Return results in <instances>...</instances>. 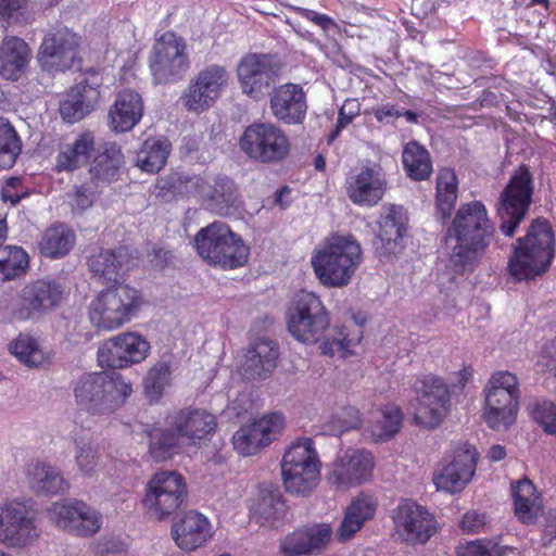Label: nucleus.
<instances>
[{
	"instance_id": "obj_8",
	"label": "nucleus",
	"mask_w": 556,
	"mask_h": 556,
	"mask_svg": "<svg viewBox=\"0 0 556 556\" xmlns=\"http://www.w3.org/2000/svg\"><path fill=\"white\" fill-rule=\"evenodd\" d=\"M362 261L361 245L352 237L333 236L315 255V273L323 285L346 286Z\"/></svg>"
},
{
	"instance_id": "obj_31",
	"label": "nucleus",
	"mask_w": 556,
	"mask_h": 556,
	"mask_svg": "<svg viewBox=\"0 0 556 556\" xmlns=\"http://www.w3.org/2000/svg\"><path fill=\"white\" fill-rule=\"evenodd\" d=\"M306 108V97L300 85L289 83L274 89L270 110L278 121L285 124L301 123Z\"/></svg>"
},
{
	"instance_id": "obj_58",
	"label": "nucleus",
	"mask_w": 556,
	"mask_h": 556,
	"mask_svg": "<svg viewBox=\"0 0 556 556\" xmlns=\"http://www.w3.org/2000/svg\"><path fill=\"white\" fill-rule=\"evenodd\" d=\"M76 463L84 476H92L99 463V456L90 445L79 447Z\"/></svg>"
},
{
	"instance_id": "obj_14",
	"label": "nucleus",
	"mask_w": 556,
	"mask_h": 556,
	"mask_svg": "<svg viewBox=\"0 0 556 556\" xmlns=\"http://www.w3.org/2000/svg\"><path fill=\"white\" fill-rule=\"evenodd\" d=\"M83 38L67 27L49 30L42 38L38 61L49 71L65 72L81 64Z\"/></svg>"
},
{
	"instance_id": "obj_56",
	"label": "nucleus",
	"mask_w": 556,
	"mask_h": 556,
	"mask_svg": "<svg viewBox=\"0 0 556 556\" xmlns=\"http://www.w3.org/2000/svg\"><path fill=\"white\" fill-rule=\"evenodd\" d=\"M261 515L267 520H277L285 515L286 503L280 495H264L258 503Z\"/></svg>"
},
{
	"instance_id": "obj_6",
	"label": "nucleus",
	"mask_w": 556,
	"mask_h": 556,
	"mask_svg": "<svg viewBox=\"0 0 556 556\" xmlns=\"http://www.w3.org/2000/svg\"><path fill=\"white\" fill-rule=\"evenodd\" d=\"M148 67L154 85L182 81L191 68L187 40L174 30L156 36L148 55Z\"/></svg>"
},
{
	"instance_id": "obj_27",
	"label": "nucleus",
	"mask_w": 556,
	"mask_h": 556,
	"mask_svg": "<svg viewBox=\"0 0 556 556\" xmlns=\"http://www.w3.org/2000/svg\"><path fill=\"white\" fill-rule=\"evenodd\" d=\"M144 102L142 96L131 88L119 90L109 110L111 130L123 134L134 129L142 119Z\"/></svg>"
},
{
	"instance_id": "obj_2",
	"label": "nucleus",
	"mask_w": 556,
	"mask_h": 556,
	"mask_svg": "<svg viewBox=\"0 0 556 556\" xmlns=\"http://www.w3.org/2000/svg\"><path fill=\"white\" fill-rule=\"evenodd\" d=\"M166 429L149 431V452L156 462L169 458L180 438L190 440L207 439L217 427L216 417L203 409L184 408L167 415Z\"/></svg>"
},
{
	"instance_id": "obj_26",
	"label": "nucleus",
	"mask_w": 556,
	"mask_h": 556,
	"mask_svg": "<svg viewBox=\"0 0 556 556\" xmlns=\"http://www.w3.org/2000/svg\"><path fill=\"white\" fill-rule=\"evenodd\" d=\"M378 231L374 241L380 256H390L397 252L407 226V215L402 206H383L377 222Z\"/></svg>"
},
{
	"instance_id": "obj_55",
	"label": "nucleus",
	"mask_w": 556,
	"mask_h": 556,
	"mask_svg": "<svg viewBox=\"0 0 556 556\" xmlns=\"http://www.w3.org/2000/svg\"><path fill=\"white\" fill-rule=\"evenodd\" d=\"M361 105L356 99H346L338 113L334 130L329 135L328 142L331 143L353 118L359 114Z\"/></svg>"
},
{
	"instance_id": "obj_24",
	"label": "nucleus",
	"mask_w": 556,
	"mask_h": 556,
	"mask_svg": "<svg viewBox=\"0 0 556 556\" xmlns=\"http://www.w3.org/2000/svg\"><path fill=\"white\" fill-rule=\"evenodd\" d=\"M38 536L39 532L34 518L25 507L0 506V541L2 543L12 547L25 546Z\"/></svg>"
},
{
	"instance_id": "obj_44",
	"label": "nucleus",
	"mask_w": 556,
	"mask_h": 556,
	"mask_svg": "<svg viewBox=\"0 0 556 556\" xmlns=\"http://www.w3.org/2000/svg\"><path fill=\"white\" fill-rule=\"evenodd\" d=\"M402 159L407 176L413 180L420 181L430 177L432 173L430 154L417 141H410L404 147Z\"/></svg>"
},
{
	"instance_id": "obj_39",
	"label": "nucleus",
	"mask_w": 556,
	"mask_h": 556,
	"mask_svg": "<svg viewBox=\"0 0 556 556\" xmlns=\"http://www.w3.org/2000/svg\"><path fill=\"white\" fill-rule=\"evenodd\" d=\"M312 303L313 293L301 291L296 293L288 313V330L298 341L303 343L313 338Z\"/></svg>"
},
{
	"instance_id": "obj_42",
	"label": "nucleus",
	"mask_w": 556,
	"mask_h": 556,
	"mask_svg": "<svg viewBox=\"0 0 556 556\" xmlns=\"http://www.w3.org/2000/svg\"><path fill=\"white\" fill-rule=\"evenodd\" d=\"M27 479L30 489L37 494L55 495L68 486L58 469L41 462L27 466Z\"/></svg>"
},
{
	"instance_id": "obj_63",
	"label": "nucleus",
	"mask_w": 556,
	"mask_h": 556,
	"mask_svg": "<svg viewBox=\"0 0 556 556\" xmlns=\"http://www.w3.org/2000/svg\"><path fill=\"white\" fill-rule=\"evenodd\" d=\"M540 518H542L540 522H542L543 527V541L544 545H546L556 539V514L554 511H548L544 515L542 511L539 516V519Z\"/></svg>"
},
{
	"instance_id": "obj_1",
	"label": "nucleus",
	"mask_w": 556,
	"mask_h": 556,
	"mask_svg": "<svg viewBox=\"0 0 556 556\" xmlns=\"http://www.w3.org/2000/svg\"><path fill=\"white\" fill-rule=\"evenodd\" d=\"M495 226L482 202L462 204L446 231L447 239L456 242L450 254V268L459 275L473 273L495 239Z\"/></svg>"
},
{
	"instance_id": "obj_21",
	"label": "nucleus",
	"mask_w": 556,
	"mask_h": 556,
	"mask_svg": "<svg viewBox=\"0 0 556 556\" xmlns=\"http://www.w3.org/2000/svg\"><path fill=\"white\" fill-rule=\"evenodd\" d=\"M476 447L467 442L453 448L452 459L433 475L438 490L460 492L472 479L478 460Z\"/></svg>"
},
{
	"instance_id": "obj_25",
	"label": "nucleus",
	"mask_w": 556,
	"mask_h": 556,
	"mask_svg": "<svg viewBox=\"0 0 556 556\" xmlns=\"http://www.w3.org/2000/svg\"><path fill=\"white\" fill-rule=\"evenodd\" d=\"M374 458L370 452L349 450L338 458L328 480L339 486L350 488L365 483L371 478Z\"/></svg>"
},
{
	"instance_id": "obj_49",
	"label": "nucleus",
	"mask_w": 556,
	"mask_h": 556,
	"mask_svg": "<svg viewBox=\"0 0 556 556\" xmlns=\"http://www.w3.org/2000/svg\"><path fill=\"white\" fill-rule=\"evenodd\" d=\"M172 364L167 361H160L153 365L144 379V393L151 401H157L169 384Z\"/></svg>"
},
{
	"instance_id": "obj_46",
	"label": "nucleus",
	"mask_w": 556,
	"mask_h": 556,
	"mask_svg": "<svg viewBox=\"0 0 556 556\" xmlns=\"http://www.w3.org/2000/svg\"><path fill=\"white\" fill-rule=\"evenodd\" d=\"M22 151V141L11 123L0 117V169L11 168Z\"/></svg>"
},
{
	"instance_id": "obj_11",
	"label": "nucleus",
	"mask_w": 556,
	"mask_h": 556,
	"mask_svg": "<svg viewBox=\"0 0 556 556\" xmlns=\"http://www.w3.org/2000/svg\"><path fill=\"white\" fill-rule=\"evenodd\" d=\"M520 397L518 378L509 371H497L489 380L484 420L494 430L507 429L516 419Z\"/></svg>"
},
{
	"instance_id": "obj_19",
	"label": "nucleus",
	"mask_w": 556,
	"mask_h": 556,
	"mask_svg": "<svg viewBox=\"0 0 556 556\" xmlns=\"http://www.w3.org/2000/svg\"><path fill=\"white\" fill-rule=\"evenodd\" d=\"M63 293L62 286L54 280L37 279L27 283L12 306V316L23 321L53 309L62 301Z\"/></svg>"
},
{
	"instance_id": "obj_12",
	"label": "nucleus",
	"mask_w": 556,
	"mask_h": 556,
	"mask_svg": "<svg viewBox=\"0 0 556 556\" xmlns=\"http://www.w3.org/2000/svg\"><path fill=\"white\" fill-rule=\"evenodd\" d=\"M188 496L187 483L177 471H157L146 485L142 506L151 518L165 520L175 514Z\"/></svg>"
},
{
	"instance_id": "obj_51",
	"label": "nucleus",
	"mask_w": 556,
	"mask_h": 556,
	"mask_svg": "<svg viewBox=\"0 0 556 556\" xmlns=\"http://www.w3.org/2000/svg\"><path fill=\"white\" fill-rule=\"evenodd\" d=\"M381 417L379 425L372 428V435L378 441H388L399 432L403 413L400 407L390 405L383 408Z\"/></svg>"
},
{
	"instance_id": "obj_9",
	"label": "nucleus",
	"mask_w": 556,
	"mask_h": 556,
	"mask_svg": "<svg viewBox=\"0 0 556 556\" xmlns=\"http://www.w3.org/2000/svg\"><path fill=\"white\" fill-rule=\"evenodd\" d=\"M533 177L526 165L519 166L500 194L496 204L498 229L511 238L525 219L532 201Z\"/></svg>"
},
{
	"instance_id": "obj_36",
	"label": "nucleus",
	"mask_w": 556,
	"mask_h": 556,
	"mask_svg": "<svg viewBox=\"0 0 556 556\" xmlns=\"http://www.w3.org/2000/svg\"><path fill=\"white\" fill-rule=\"evenodd\" d=\"M93 132L84 131L75 140L66 144L56 155L55 169L58 173L74 172L87 165L96 153Z\"/></svg>"
},
{
	"instance_id": "obj_48",
	"label": "nucleus",
	"mask_w": 556,
	"mask_h": 556,
	"mask_svg": "<svg viewBox=\"0 0 556 556\" xmlns=\"http://www.w3.org/2000/svg\"><path fill=\"white\" fill-rule=\"evenodd\" d=\"M10 352L28 367H39L47 361L45 352L38 342L30 336L20 334L9 345Z\"/></svg>"
},
{
	"instance_id": "obj_62",
	"label": "nucleus",
	"mask_w": 556,
	"mask_h": 556,
	"mask_svg": "<svg viewBox=\"0 0 556 556\" xmlns=\"http://www.w3.org/2000/svg\"><path fill=\"white\" fill-rule=\"evenodd\" d=\"M457 192V178L450 168H444L439 173L437 179V192Z\"/></svg>"
},
{
	"instance_id": "obj_20",
	"label": "nucleus",
	"mask_w": 556,
	"mask_h": 556,
	"mask_svg": "<svg viewBox=\"0 0 556 556\" xmlns=\"http://www.w3.org/2000/svg\"><path fill=\"white\" fill-rule=\"evenodd\" d=\"M285 426L286 419L282 413L265 414L233 433V448L241 456L256 455L277 439Z\"/></svg>"
},
{
	"instance_id": "obj_15",
	"label": "nucleus",
	"mask_w": 556,
	"mask_h": 556,
	"mask_svg": "<svg viewBox=\"0 0 556 556\" xmlns=\"http://www.w3.org/2000/svg\"><path fill=\"white\" fill-rule=\"evenodd\" d=\"M281 472L287 492L308 495L313 490V439L302 437L285 452Z\"/></svg>"
},
{
	"instance_id": "obj_41",
	"label": "nucleus",
	"mask_w": 556,
	"mask_h": 556,
	"mask_svg": "<svg viewBox=\"0 0 556 556\" xmlns=\"http://www.w3.org/2000/svg\"><path fill=\"white\" fill-rule=\"evenodd\" d=\"M172 144L167 138H147L136 154V165L146 173L156 174L167 163Z\"/></svg>"
},
{
	"instance_id": "obj_23",
	"label": "nucleus",
	"mask_w": 556,
	"mask_h": 556,
	"mask_svg": "<svg viewBox=\"0 0 556 556\" xmlns=\"http://www.w3.org/2000/svg\"><path fill=\"white\" fill-rule=\"evenodd\" d=\"M393 519L400 535L413 544L426 543L435 531L432 515L412 500L399 504Z\"/></svg>"
},
{
	"instance_id": "obj_53",
	"label": "nucleus",
	"mask_w": 556,
	"mask_h": 556,
	"mask_svg": "<svg viewBox=\"0 0 556 556\" xmlns=\"http://www.w3.org/2000/svg\"><path fill=\"white\" fill-rule=\"evenodd\" d=\"M530 414L544 432L556 435V404L549 400H535L530 405Z\"/></svg>"
},
{
	"instance_id": "obj_22",
	"label": "nucleus",
	"mask_w": 556,
	"mask_h": 556,
	"mask_svg": "<svg viewBox=\"0 0 556 556\" xmlns=\"http://www.w3.org/2000/svg\"><path fill=\"white\" fill-rule=\"evenodd\" d=\"M280 63L269 54L249 53L238 65L237 75L242 91L252 98H258L278 77Z\"/></svg>"
},
{
	"instance_id": "obj_30",
	"label": "nucleus",
	"mask_w": 556,
	"mask_h": 556,
	"mask_svg": "<svg viewBox=\"0 0 556 556\" xmlns=\"http://www.w3.org/2000/svg\"><path fill=\"white\" fill-rule=\"evenodd\" d=\"M387 190L384 173L379 165L364 167L349 182L348 195L358 205L374 206L380 202Z\"/></svg>"
},
{
	"instance_id": "obj_60",
	"label": "nucleus",
	"mask_w": 556,
	"mask_h": 556,
	"mask_svg": "<svg viewBox=\"0 0 556 556\" xmlns=\"http://www.w3.org/2000/svg\"><path fill=\"white\" fill-rule=\"evenodd\" d=\"M457 200V192H437V208L441 215V219L444 223L450 218L452 210Z\"/></svg>"
},
{
	"instance_id": "obj_37",
	"label": "nucleus",
	"mask_w": 556,
	"mask_h": 556,
	"mask_svg": "<svg viewBox=\"0 0 556 556\" xmlns=\"http://www.w3.org/2000/svg\"><path fill=\"white\" fill-rule=\"evenodd\" d=\"M511 492L517 518L526 525L538 522L543 505L534 484L523 478L511 484Z\"/></svg>"
},
{
	"instance_id": "obj_34",
	"label": "nucleus",
	"mask_w": 556,
	"mask_h": 556,
	"mask_svg": "<svg viewBox=\"0 0 556 556\" xmlns=\"http://www.w3.org/2000/svg\"><path fill=\"white\" fill-rule=\"evenodd\" d=\"M100 89L87 81H81L66 92L65 99L60 103V114L67 123H76L91 113L100 101Z\"/></svg>"
},
{
	"instance_id": "obj_47",
	"label": "nucleus",
	"mask_w": 556,
	"mask_h": 556,
	"mask_svg": "<svg viewBox=\"0 0 556 556\" xmlns=\"http://www.w3.org/2000/svg\"><path fill=\"white\" fill-rule=\"evenodd\" d=\"M321 418L323 434L339 435L361 426L358 410L353 406L339 407L336 413L324 415Z\"/></svg>"
},
{
	"instance_id": "obj_18",
	"label": "nucleus",
	"mask_w": 556,
	"mask_h": 556,
	"mask_svg": "<svg viewBox=\"0 0 556 556\" xmlns=\"http://www.w3.org/2000/svg\"><path fill=\"white\" fill-rule=\"evenodd\" d=\"M47 514L56 528L76 536H91L101 528V516L79 500L52 503Z\"/></svg>"
},
{
	"instance_id": "obj_13",
	"label": "nucleus",
	"mask_w": 556,
	"mask_h": 556,
	"mask_svg": "<svg viewBox=\"0 0 556 556\" xmlns=\"http://www.w3.org/2000/svg\"><path fill=\"white\" fill-rule=\"evenodd\" d=\"M412 390L416 394L414 422L426 429L437 428L445 418L451 401L448 384L433 374L415 379Z\"/></svg>"
},
{
	"instance_id": "obj_40",
	"label": "nucleus",
	"mask_w": 556,
	"mask_h": 556,
	"mask_svg": "<svg viewBox=\"0 0 556 556\" xmlns=\"http://www.w3.org/2000/svg\"><path fill=\"white\" fill-rule=\"evenodd\" d=\"M123 163L121 147L114 142H105L96 150L89 173L94 180L111 182L116 179Z\"/></svg>"
},
{
	"instance_id": "obj_5",
	"label": "nucleus",
	"mask_w": 556,
	"mask_h": 556,
	"mask_svg": "<svg viewBox=\"0 0 556 556\" xmlns=\"http://www.w3.org/2000/svg\"><path fill=\"white\" fill-rule=\"evenodd\" d=\"M79 409L90 415H108L119 408L132 392L131 384L119 372H90L74 384Z\"/></svg>"
},
{
	"instance_id": "obj_7",
	"label": "nucleus",
	"mask_w": 556,
	"mask_h": 556,
	"mask_svg": "<svg viewBox=\"0 0 556 556\" xmlns=\"http://www.w3.org/2000/svg\"><path fill=\"white\" fill-rule=\"evenodd\" d=\"M142 303L143 298L138 289L116 283L94 296L89 305L88 315L97 328L114 330L129 323Z\"/></svg>"
},
{
	"instance_id": "obj_16",
	"label": "nucleus",
	"mask_w": 556,
	"mask_h": 556,
	"mask_svg": "<svg viewBox=\"0 0 556 556\" xmlns=\"http://www.w3.org/2000/svg\"><path fill=\"white\" fill-rule=\"evenodd\" d=\"M150 349V342L142 334L126 331L105 340L99 346L97 356L101 367L122 369L143 362Z\"/></svg>"
},
{
	"instance_id": "obj_59",
	"label": "nucleus",
	"mask_w": 556,
	"mask_h": 556,
	"mask_svg": "<svg viewBox=\"0 0 556 556\" xmlns=\"http://www.w3.org/2000/svg\"><path fill=\"white\" fill-rule=\"evenodd\" d=\"M485 525V514L476 510L467 511L460 520V528L471 533H479Z\"/></svg>"
},
{
	"instance_id": "obj_10",
	"label": "nucleus",
	"mask_w": 556,
	"mask_h": 556,
	"mask_svg": "<svg viewBox=\"0 0 556 556\" xmlns=\"http://www.w3.org/2000/svg\"><path fill=\"white\" fill-rule=\"evenodd\" d=\"M239 148L256 163L276 165L289 156L291 143L279 126L257 122L243 130L239 138Z\"/></svg>"
},
{
	"instance_id": "obj_29",
	"label": "nucleus",
	"mask_w": 556,
	"mask_h": 556,
	"mask_svg": "<svg viewBox=\"0 0 556 556\" xmlns=\"http://www.w3.org/2000/svg\"><path fill=\"white\" fill-rule=\"evenodd\" d=\"M210 520L197 510L187 511L172 526V536L176 545L184 551L192 552L203 546L213 536Z\"/></svg>"
},
{
	"instance_id": "obj_43",
	"label": "nucleus",
	"mask_w": 556,
	"mask_h": 556,
	"mask_svg": "<svg viewBox=\"0 0 556 556\" xmlns=\"http://www.w3.org/2000/svg\"><path fill=\"white\" fill-rule=\"evenodd\" d=\"M122 249L115 251L111 249H101L99 253L91 255L88 260L89 270L102 282L118 283L119 273L123 266Z\"/></svg>"
},
{
	"instance_id": "obj_38",
	"label": "nucleus",
	"mask_w": 556,
	"mask_h": 556,
	"mask_svg": "<svg viewBox=\"0 0 556 556\" xmlns=\"http://www.w3.org/2000/svg\"><path fill=\"white\" fill-rule=\"evenodd\" d=\"M376 502L372 496L361 493L356 496L345 510L343 520L337 531V536L341 542L350 540L364 523L371 519L376 511Z\"/></svg>"
},
{
	"instance_id": "obj_33",
	"label": "nucleus",
	"mask_w": 556,
	"mask_h": 556,
	"mask_svg": "<svg viewBox=\"0 0 556 556\" xmlns=\"http://www.w3.org/2000/svg\"><path fill=\"white\" fill-rule=\"evenodd\" d=\"M203 198L207 208L220 216L236 214L243 207L237 184L225 175L214 177Z\"/></svg>"
},
{
	"instance_id": "obj_17",
	"label": "nucleus",
	"mask_w": 556,
	"mask_h": 556,
	"mask_svg": "<svg viewBox=\"0 0 556 556\" xmlns=\"http://www.w3.org/2000/svg\"><path fill=\"white\" fill-rule=\"evenodd\" d=\"M229 74L218 64L203 67L189 83L182 94L184 105L197 114L207 111L227 87Z\"/></svg>"
},
{
	"instance_id": "obj_64",
	"label": "nucleus",
	"mask_w": 556,
	"mask_h": 556,
	"mask_svg": "<svg viewBox=\"0 0 556 556\" xmlns=\"http://www.w3.org/2000/svg\"><path fill=\"white\" fill-rule=\"evenodd\" d=\"M463 556H502L497 545H483L480 542L467 545Z\"/></svg>"
},
{
	"instance_id": "obj_57",
	"label": "nucleus",
	"mask_w": 556,
	"mask_h": 556,
	"mask_svg": "<svg viewBox=\"0 0 556 556\" xmlns=\"http://www.w3.org/2000/svg\"><path fill=\"white\" fill-rule=\"evenodd\" d=\"M28 192L23 186L22 178L10 177L1 189V198L4 202L16 205L22 199L26 198Z\"/></svg>"
},
{
	"instance_id": "obj_28",
	"label": "nucleus",
	"mask_w": 556,
	"mask_h": 556,
	"mask_svg": "<svg viewBox=\"0 0 556 556\" xmlns=\"http://www.w3.org/2000/svg\"><path fill=\"white\" fill-rule=\"evenodd\" d=\"M278 344L269 339L260 338L247 349L240 374L247 380L265 379L277 367Z\"/></svg>"
},
{
	"instance_id": "obj_50",
	"label": "nucleus",
	"mask_w": 556,
	"mask_h": 556,
	"mask_svg": "<svg viewBox=\"0 0 556 556\" xmlns=\"http://www.w3.org/2000/svg\"><path fill=\"white\" fill-rule=\"evenodd\" d=\"M313 552V528L305 526L289 533L280 543L282 556H303Z\"/></svg>"
},
{
	"instance_id": "obj_45",
	"label": "nucleus",
	"mask_w": 556,
	"mask_h": 556,
	"mask_svg": "<svg viewBox=\"0 0 556 556\" xmlns=\"http://www.w3.org/2000/svg\"><path fill=\"white\" fill-rule=\"evenodd\" d=\"M29 266V256L24 249L16 245L0 248V282L24 276Z\"/></svg>"
},
{
	"instance_id": "obj_4",
	"label": "nucleus",
	"mask_w": 556,
	"mask_h": 556,
	"mask_svg": "<svg viewBox=\"0 0 556 556\" xmlns=\"http://www.w3.org/2000/svg\"><path fill=\"white\" fill-rule=\"evenodd\" d=\"M193 242L199 256L215 268L232 270L249 262V244L224 222L215 220L202 227Z\"/></svg>"
},
{
	"instance_id": "obj_52",
	"label": "nucleus",
	"mask_w": 556,
	"mask_h": 556,
	"mask_svg": "<svg viewBox=\"0 0 556 556\" xmlns=\"http://www.w3.org/2000/svg\"><path fill=\"white\" fill-rule=\"evenodd\" d=\"M190 179L178 172H172L156 179L155 189L157 195L164 199H173L188 192Z\"/></svg>"
},
{
	"instance_id": "obj_32",
	"label": "nucleus",
	"mask_w": 556,
	"mask_h": 556,
	"mask_svg": "<svg viewBox=\"0 0 556 556\" xmlns=\"http://www.w3.org/2000/svg\"><path fill=\"white\" fill-rule=\"evenodd\" d=\"M31 49L17 36H5L0 42V78L17 81L26 73Z\"/></svg>"
},
{
	"instance_id": "obj_3",
	"label": "nucleus",
	"mask_w": 556,
	"mask_h": 556,
	"mask_svg": "<svg viewBox=\"0 0 556 556\" xmlns=\"http://www.w3.org/2000/svg\"><path fill=\"white\" fill-rule=\"evenodd\" d=\"M554 233L546 219L536 218L525 237L516 241L508 261V273L515 280H529L544 274L554 258Z\"/></svg>"
},
{
	"instance_id": "obj_35",
	"label": "nucleus",
	"mask_w": 556,
	"mask_h": 556,
	"mask_svg": "<svg viewBox=\"0 0 556 556\" xmlns=\"http://www.w3.org/2000/svg\"><path fill=\"white\" fill-rule=\"evenodd\" d=\"M76 244L74 229L61 222L48 226L37 242V249L41 256L50 260H60L70 254Z\"/></svg>"
},
{
	"instance_id": "obj_54",
	"label": "nucleus",
	"mask_w": 556,
	"mask_h": 556,
	"mask_svg": "<svg viewBox=\"0 0 556 556\" xmlns=\"http://www.w3.org/2000/svg\"><path fill=\"white\" fill-rule=\"evenodd\" d=\"M352 341L348 339V334L343 328L337 330V336L327 337L319 345L321 354L328 357H333L337 354L340 358L344 359L352 354L350 346Z\"/></svg>"
},
{
	"instance_id": "obj_61",
	"label": "nucleus",
	"mask_w": 556,
	"mask_h": 556,
	"mask_svg": "<svg viewBox=\"0 0 556 556\" xmlns=\"http://www.w3.org/2000/svg\"><path fill=\"white\" fill-rule=\"evenodd\" d=\"M315 25L319 26L325 35L332 40H337L341 36V30L336 21L325 14L315 12Z\"/></svg>"
}]
</instances>
